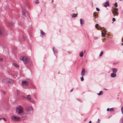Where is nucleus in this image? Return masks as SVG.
I'll use <instances>...</instances> for the list:
<instances>
[{
  "mask_svg": "<svg viewBox=\"0 0 123 123\" xmlns=\"http://www.w3.org/2000/svg\"><path fill=\"white\" fill-rule=\"evenodd\" d=\"M35 3L36 4H38L39 3V1L38 0H36L35 1Z\"/></svg>",
  "mask_w": 123,
  "mask_h": 123,
  "instance_id": "obj_31",
  "label": "nucleus"
},
{
  "mask_svg": "<svg viewBox=\"0 0 123 123\" xmlns=\"http://www.w3.org/2000/svg\"><path fill=\"white\" fill-rule=\"evenodd\" d=\"M91 122H92L91 121H89V122L88 123H91Z\"/></svg>",
  "mask_w": 123,
  "mask_h": 123,
  "instance_id": "obj_46",
  "label": "nucleus"
},
{
  "mask_svg": "<svg viewBox=\"0 0 123 123\" xmlns=\"http://www.w3.org/2000/svg\"><path fill=\"white\" fill-rule=\"evenodd\" d=\"M106 31L105 30H103L102 32L106 34Z\"/></svg>",
  "mask_w": 123,
  "mask_h": 123,
  "instance_id": "obj_32",
  "label": "nucleus"
},
{
  "mask_svg": "<svg viewBox=\"0 0 123 123\" xmlns=\"http://www.w3.org/2000/svg\"><path fill=\"white\" fill-rule=\"evenodd\" d=\"M96 9L97 11H99V9L97 7L96 8Z\"/></svg>",
  "mask_w": 123,
  "mask_h": 123,
  "instance_id": "obj_38",
  "label": "nucleus"
},
{
  "mask_svg": "<svg viewBox=\"0 0 123 123\" xmlns=\"http://www.w3.org/2000/svg\"><path fill=\"white\" fill-rule=\"evenodd\" d=\"M21 40L22 41H24L25 40V38L24 36H22L21 38Z\"/></svg>",
  "mask_w": 123,
  "mask_h": 123,
  "instance_id": "obj_18",
  "label": "nucleus"
},
{
  "mask_svg": "<svg viewBox=\"0 0 123 123\" xmlns=\"http://www.w3.org/2000/svg\"><path fill=\"white\" fill-rule=\"evenodd\" d=\"M121 110L122 112V114H123V106L121 108Z\"/></svg>",
  "mask_w": 123,
  "mask_h": 123,
  "instance_id": "obj_30",
  "label": "nucleus"
},
{
  "mask_svg": "<svg viewBox=\"0 0 123 123\" xmlns=\"http://www.w3.org/2000/svg\"><path fill=\"white\" fill-rule=\"evenodd\" d=\"M121 45H123V43H122V44H121Z\"/></svg>",
  "mask_w": 123,
  "mask_h": 123,
  "instance_id": "obj_50",
  "label": "nucleus"
},
{
  "mask_svg": "<svg viewBox=\"0 0 123 123\" xmlns=\"http://www.w3.org/2000/svg\"><path fill=\"white\" fill-rule=\"evenodd\" d=\"M115 20H116V19L115 18H113L112 20L113 22L115 21Z\"/></svg>",
  "mask_w": 123,
  "mask_h": 123,
  "instance_id": "obj_37",
  "label": "nucleus"
},
{
  "mask_svg": "<svg viewBox=\"0 0 123 123\" xmlns=\"http://www.w3.org/2000/svg\"><path fill=\"white\" fill-rule=\"evenodd\" d=\"M20 59L23 61L25 64L28 63L30 61L29 59L26 56L21 57L20 58Z\"/></svg>",
  "mask_w": 123,
  "mask_h": 123,
  "instance_id": "obj_2",
  "label": "nucleus"
},
{
  "mask_svg": "<svg viewBox=\"0 0 123 123\" xmlns=\"http://www.w3.org/2000/svg\"><path fill=\"white\" fill-rule=\"evenodd\" d=\"M110 5L109 2L108 1H107L106 3H105L104 6V7H106L107 6H109Z\"/></svg>",
  "mask_w": 123,
  "mask_h": 123,
  "instance_id": "obj_10",
  "label": "nucleus"
},
{
  "mask_svg": "<svg viewBox=\"0 0 123 123\" xmlns=\"http://www.w3.org/2000/svg\"><path fill=\"white\" fill-rule=\"evenodd\" d=\"M122 123H123V118L122 119Z\"/></svg>",
  "mask_w": 123,
  "mask_h": 123,
  "instance_id": "obj_45",
  "label": "nucleus"
},
{
  "mask_svg": "<svg viewBox=\"0 0 123 123\" xmlns=\"http://www.w3.org/2000/svg\"><path fill=\"white\" fill-rule=\"evenodd\" d=\"M13 65L16 67H18L19 66V65L16 63H14L13 64Z\"/></svg>",
  "mask_w": 123,
  "mask_h": 123,
  "instance_id": "obj_23",
  "label": "nucleus"
},
{
  "mask_svg": "<svg viewBox=\"0 0 123 123\" xmlns=\"http://www.w3.org/2000/svg\"><path fill=\"white\" fill-rule=\"evenodd\" d=\"M26 12V11L25 10H22V15L24 16H25V14L26 13L25 12Z\"/></svg>",
  "mask_w": 123,
  "mask_h": 123,
  "instance_id": "obj_13",
  "label": "nucleus"
},
{
  "mask_svg": "<svg viewBox=\"0 0 123 123\" xmlns=\"http://www.w3.org/2000/svg\"><path fill=\"white\" fill-rule=\"evenodd\" d=\"M18 75V74H16L14 75L12 74H11V75L13 76L14 78H16V77Z\"/></svg>",
  "mask_w": 123,
  "mask_h": 123,
  "instance_id": "obj_15",
  "label": "nucleus"
},
{
  "mask_svg": "<svg viewBox=\"0 0 123 123\" xmlns=\"http://www.w3.org/2000/svg\"><path fill=\"white\" fill-rule=\"evenodd\" d=\"M2 92L3 94L4 95H5L6 94V92L5 91H3Z\"/></svg>",
  "mask_w": 123,
  "mask_h": 123,
  "instance_id": "obj_34",
  "label": "nucleus"
},
{
  "mask_svg": "<svg viewBox=\"0 0 123 123\" xmlns=\"http://www.w3.org/2000/svg\"><path fill=\"white\" fill-rule=\"evenodd\" d=\"M80 57H82L83 56V52L82 51L80 53Z\"/></svg>",
  "mask_w": 123,
  "mask_h": 123,
  "instance_id": "obj_16",
  "label": "nucleus"
},
{
  "mask_svg": "<svg viewBox=\"0 0 123 123\" xmlns=\"http://www.w3.org/2000/svg\"><path fill=\"white\" fill-rule=\"evenodd\" d=\"M40 31H41V35L42 36H43L45 34H44V32L43 31H42L41 30H40Z\"/></svg>",
  "mask_w": 123,
  "mask_h": 123,
  "instance_id": "obj_21",
  "label": "nucleus"
},
{
  "mask_svg": "<svg viewBox=\"0 0 123 123\" xmlns=\"http://www.w3.org/2000/svg\"><path fill=\"white\" fill-rule=\"evenodd\" d=\"M103 92L102 91H100L99 93H98V94L99 95H101L103 94Z\"/></svg>",
  "mask_w": 123,
  "mask_h": 123,
  "instance_id": "obj_19",
  "label": "nucleus"
},
{
  "mask_svg": "<svg viewBox=\"0 0 123 123\" xmlns=\"http://www.w3.org/2000/svg\"><path fill=\"white\" fill-rule=\"evenodd\" d=\"M111 76L112 77H115L116 76V75L114 73H113L111 74Z\"/></svg>",
  "mask_w": 123,
  "mask_h": 123,
  "instance_id": "obj_12",
  "label": "nucleus"
},
{
  "mask_svg": "<svg viewBox=\"0 0 123 123\" xmlns=\"http://www.w3.org/2000/svg\"><path fill=\"white\" fill-rule=\"evenodd\" d=\"M12 119H14L15 121H19L20 119L19 118L14 116H12Z\"/></svg>",
  "mask_w": 123,
  "mask_h": 123,
  "instance_id": "obj_8",
  "label": "nucleus"
},
{
  "mask_svg": "<svg viewBox=\"0 0 123 123\" xmlns=\"http://www.w3.org/2000/svg\"><path fill=\"white\" fill-rule=\"evenodd\" d=\"M114 5H115V6L116 7H117L118 6V5H117V3L116 2L115 3Z\"/></svg>",
  "mask_w": 123,
  "mask_h": 123,
  "instance_id": "obj_29",
  "label": "nucleus"
},
{
  "mask_svg": "<svg viewBox=\"0 0 123 123\" xmlns=\"http://www.w3.org/2000/svg\"><path fill=\"white\" fill-rule=\"evenodd\" d=\"M11 81V80L8 78H5L2 80V83H4L8 84L9 86L8 83H10Z\"/></svg>",
  "mask_w": 123,
  "mask_h": 123,
  "instance_id": "obj_3",
  "label": "nucleus"
},
{
  "mask_svg": "<svg viewBox=\"0 0 123 123\" xmlns=\"http://www.w3.org/2000/svg\"><path fill=\"white\" fill-rule=\"evenodd\" d=\"M23 107L20 106H18L16 108V111L18 114L19 115H22L23 113Z\"/></svg>",
  "mask_w": 123,
  "mask_h": 123,
  "instance_id": "obj_1",
  "label": "nucleus"
},
{
  "mask_svg": "<svg viewBox=\"0 0 123 123\" xmlns=\"http://www.w3.org/2000/svg\"><path fill=\"white\" fill-rule=\"evenodd\" d=\"M17 95H18V94L19 93V92L17 91Z\"/></svg>",
  "mask_w": 123,
  "mask_h": 123,
  "instance_id": "obj_44",
  "label": "nucleus"
},
{
  "mask_svg": "<svg viewBox=\"0 0 123 123\" xmlns=\"http://www.w3.org/2000/svg\"><path fill=\"white\" fill-rule=\"evenodd\" d=\"M93 18H94V19H95L96 18V16H95L93 17Z\"/></svg>",
  "mask_w": 123,
  "mask_h": 123,
  "instance_id": "obj_41",
  "label": "nucleus"
},
{
  "mask_svg": "<svg viewBox=\"0 0 123 123\" xmlns=\"http://www.w3.org/2000/svg\"><path fill=\"white\" fill-rule=\"evenodd\" d=\"M73 89H72L70 91V92H72L73 91Z\"/></svg>",
  "mask_w": 123,
  "mask_h": 123,
  "instance_id": "obj_43",
  "label": "nucleus"
},
{
  "mask_svg": "<svg viewBox=\"0 0 123 123\" xmlns=\"http://www.w3.org/2000/svg\"><path fill=\"white\" fill-rule=\"evenodd\" d=\"M5 31L4 29L0 27V36L2 37L4 36Z\"/></svg>",
  "mask_w": 123,
  "mask_h": 123,
  "instance_id": "obj_5",
  "label": "nucleus"
},
{
  "mask_svg": "<svg viewBox=\"0 0 123 123\" xmlns=\"http://www.w3.org/2000/svg\"><path fill=\"white\" fill-rule=\"evenodd\" d=\"M3 60V58H0V61H2Z\"/></svg>",
  "mask_w": 123,
  "mask_h": 123,
  "instance_id": "obj_39",
  "label": "nucleus"
},
{
  "mask_svg": "<svg viewBox=\"0 0 123 123\" xmlns=\"http://www.w3.org/2000/svg\"><path fill=\"white\" fill-rule=\"evenodd\" d=\"M118 9L117 8H116L114 10H112V13L113 14V15H114L118 16L119 13L117 12Z\"/></svg>",
  "mask_w": 123,
  "mask_h": 123,
  "instance_id": "obj_6",
  "label": "nucleus"
},
{
  "mask_svg": "<svg viewBox=\"0 0 123 123\" xmlns=\"http://www.w3.org/2000/svg\"><path fill=\"white\" fill-rule=\"evenodd\" d=\"M53 50L54 52L56 53L57 52V50L54 47L53 48Z\"/></svg>",
  "mask_w": 123,
  "mask_h": 123,
  "instance_id": "obj_22",
  "label": "nucleus"
},
{
  "mask_svg": "<svg viewBox=\"0 0 123 123\" xmlns=\"http://www.w3.org/2000/svg\"><path fill=\"white\" fill-rule=\"evenodd\" d=\"M112 71L113 73H116L117 72V69L116 68H114L112 69Z\"/></svg>",
  "mask_w": 123,
  "mask_h": 123,
  "instance_id": "obj_11",
  "label": "nucleus"
},
{
  "mask_svg": "<svg viewBox=\"0 0 123 123\" xmlns=\"http://www.w3.org/2000/svg\"><path fill=\"white\" fill-rule=\"evenodd\" d=\"M28 82L26 81H23L22 82V85L23 87L28 86Z\"/></svg>",
  "mask_w": 123,
  "mask_h": 123,
  "instance_id": "obj_7",
  "label": "nucleus"
},
{
  "mask_svg": "<svg viewBox=\"0 0 123 123\" xmlns=\"http://www.w3.org/2000/svg\"><path fill=\"white\" fill-rule=\"evenodd\" d=\"M97 15V13H94L93 15V16H96Z\"/></svg>",
  "mask_w": 123,
  "mask_h": 123,
  "instance_id": "obj_35",
  "label": "nucleus"
},
{
  "mask_svg": "<svg viewBox=\"0 0 123 123\" xmlns=\"http://www.w3.org/2000/svg\"><path fill=\"white\" fill-rule=\"evenodd\" d=\"M100 121L99 120V119H98V121L97 122L98 123H100Z\"/></svg>",
  "mask_w": 123,
  "mask_h": 123,
  "instance_id": "obj_40",
  "label": "nucleus"
},
{
  "mask_svg": "<svg viewBox=\"0 0 123 123\" xmlns=\"http://www.w3.org/2000/svg\"><path fill=\"white\" fill-rule=\"evenodd\" d=\"M98 24H96V25H95V27H96L97 29H98L99 30V28H98Z\"/></svg>",
  "mask_w": 123,
  "mask_h": 123,
  "instance_id": "obj_24",
  "label": "nucleus"
},
{
  "mask_svg": "<svg viewBox=\"0 0 123 123\" xmlns=\"http://www.w3.org/2000/svg\"><path fill=\"white\" fill-rule=\"evenodd\" d=\"M106 34L102 32V36L103 37H105V36Z\"/></svg>",
  "mask_w": 123,
  "mask_h": 123,
  "instance_id": "obj_27",
  "label": "nucleus"
},
{
  "mask_svg": "<svg viewBox=\"0 0 123 123\" xmlns=\"http://www.w3.org/2000/svg\"><path fill=\"white\" fill-rule=\"evenodd\" d=\"M27 99L28 100H31V96L30 95H28L27 96Z\"/></svg>",
  "mask_w": 123,
  "mask_h": 123,
  "instance_id": "obj_14",
  "label": "nucleus"
},
{
  "mask_svg": "<svg viewBox=\"0 0 123 123\" xmlns=\"http://www.w3.org/2000/svg\"><path fill=\"white\" fill-rule=\"evenodd\" d=\"M109 108H107V111H109Z\"/></svg>",
  "mask_w": 123,
  "mask_h": 123,
  "instance_id": "obj_42",
  "label": "nucleus"
},
{
  "mask_svg": "<svg viewBox=\"0 0 123 123\" xmlns=\"http://www.w3.org/2000/svg\"><path fill=\"white\" fill-rule=\"evenodd\" d=\"M85 73V71L84 68H83L81 72V75L82 76H84Z\"/></svg>",
  "mask_w": 123,
  "mask_h": 123,
  "instance_id": "obj_9",
  "label": "nucleus"
},
{
  "mask_svg": "<svg viewBox=\"0 0 123 123\" xmlns=\"http://www.w3.org/2000/svg\"><path fill=\"white\" fill-rule=\"evenodd\" d=\"M122 41L123 42V37L122 38Z\"/></svg>",
  "mask_w": 123,
  "mask_h": 123,
  "instance_id": "obj_47",
  "label": "nucleus"
},
{
  "mask_svg": "<svg viewBox=\"0 0 123 123\" xmlns=\"http://www.w3.org/2000/svg\"><path fill=\"white\" fill-rule=\"evenodd\" d=\"M104 90H107L108 89H105V88L104 89Z\"/></svg>",
  "mask_w": 123,
  "mask_h": 123,
  "instance_id": "obj_49",
  "label": "nucleus"
},
{
  "mask_svg": "<svg viewBox=\"0 0 123 123\" xmlns=\"http://www.w3.org/2000/svg\"><path fill=\"white\" fill-rule=\"evenodd\" d=\"M81 79V80L82 81H83L84 80V78H83V77H82L81 78H80Z\"/></svg>",
  "mask_w": 123,
  "mask_h": 123,
  "instance_id": "obj_36",
  "label": "nucleus"
},
{
  "mask_svg": "<svg viewBox=\"0 0 123 123\" xmlns=\"http://www.w3.org/2000/svg\"><path fill=\"white\" fill-rule=\"evenodd\" d=\"M114 111V109L113 108H110V111L111 112V111L113 112V111Z\"/></svg>",
  "mask_w": 123,
  "mask_h": 123,
  "instance_id": "obj_26",
  "label": "nucleus"
},
{
  "mask_svg": "<svg viewBox=\"0 0 123 123\" xmlns=\"http://www.w3.org/2000/svg\"><path fill=\"white\" fill-rule=\"evenodd\" d=\"M77 14H74V13H73V14H72V17H76L77 16Z\"/></svg>",
  "mask_w": 123,
  "mask_h": 123,
  "instance_id": "obj_20",
  "label": "nucleus"
},
{
  "mask_svg": "<svg viewBox=\"0 0 123 123\" xmlns=\"http://www.w3.org/2000/svg\"><path fill=\"white\" fill-rule=\"evenodd\" d=\"M23 97L25 98V99H26V97H25L24 96H23Z\"/></svg>",
  "mask_w": 123,
  "mask_h": 123,
  "instance_id": "obj_48",
  "label": "nucleus"
},
{
  "mask_svg": "<svg viewBox=\"0 0 123 123\" xmlns=\"http://www.w3.org/2000/svg\"><path fill=\"white\" fill-rule=\"evenodd\" d=\"M80 23L81 25L83 24L84 23V21L82 19H80Z\"/></svg>",
  "mask_w": 123,
  "mask_h": 123,
  "instance_id": "obj_17",
  "label": "nucleus"
},
{
  "mask_svg": "<svg viewBox=\"0 0 123 123\" xmlns=\"http://www.w3.org/2000/svg\"><path fill=\"white\" fill-rule=\"evenodd\" d=\"M13 24H14V23H9L8 24L9 25V26H11L13 25Z\"/></svg>",
  "mask_w": 123,
  "mask_h": 123,
  "instance_id": "obj_25",
  "label": "nucleus"
},
{
  "mask_svg": "<svg viewBox=\"0 0 123 123\" xmlns=\"http://www.w3.org/2000/svg\"><path fill=\"white\" fill-rule=\"evenodd\" d=\"M32 107L28 106L25 107V110L27 112L28 114H30V112L32 111Z\"/></svg>",
  "mask_w": 123,
  "mask_h": 123,
  "instance_id": "obj_4",
  "label": "nucleus"
},
{
  "mask_svg": "<svg viewBox=\"0 0 123 123\" xmlns=\"http://www.w3.org/2000/svg\"><path fill=\"white\" fill-rule=\"evenodd\" d=\"M103 54V51H102L100 53V54L99 56H101Z\"/></svg>",
  "mask_w": 123,
  "mask_h": 123,
  "instance_id": "obj_28",
  "label": "nucleus"
},
{
  "mask_svg": "<svg viewBox=\"0 0 123 123\" xmlns=\"http://www.w3.org/2000/svg\"><path fill=\"white\" fill-rule=\"evenodd\" d=\"M103 42H104V40L103 41Z\"/></svg>",
  "mask_w": 123,
  "mask_h": 123,
  "instance_id": "obj_51",
  "label": "nucleus"
},
{
  "mask_svg": "<svg viewBox=\"0 0 123 123\" xmlns=\"http://www.w3.org/2000/svg\"><path fill=\"white\" fill-rule=\"evenodd\" d=\"M2 119H3L6 122L7 121V120L5 118H2Z\"/></svg>",
  "mask_w": 123,
  "mask_h": 123,
  "instance_id": "obj_33",
  "label": "nucleus"
}]
</instances>
